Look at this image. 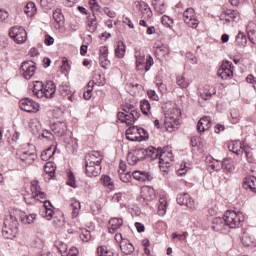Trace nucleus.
<instances>
[{"mask_svg": "<svg viewBox=\"0 0 256 256\" xmlns=\"http://www.w3.org/2000/svg\"><path fill=\"white\" fill-rule=\"evenodd\" d=\"M173 161V152L168 150V148H160L159 155V167L160 169H167L170 167L171 162Z\"/></svg>", "mask_w": 256, "mask_h": 256, "instance_id": "6", "label": "nucleus"}, {"mask_svg": "<svg viewBox=\"0 0 256 256\" xmlns=\"http://www.w3.org/2000/svg\"><path fill=\"white\" fill-rule=\"evenodd\" d=\"M182 19L184 23L192 29H197V27H199V20L197 19L193 8H187L182 14Z\"/></svg>", "mask_w": 256, "mask_h": 256, "instance_id": "5", "label": "nucleus"}, {"mask_svg": "<svg viewBox=\"0 0 256 256\" xmlns=\"http://www.w3.org/2000/svg\"><path fill=\"white\" fill-rule=\"evenodd\" d=\"M9 35L15 43L21 45L27 41V31L22 26H14L10 29Z\"/></svg>", "mask_w": 256, "mask_h": 256, "instance_id": "4", "label": "nucleus"}, {"mask_svg": "<svg viewBox=\"0 0 256 256\" xmlns=\"http://www.w3.org/2000/svg\"><path fill=\"white\" fill-rule=\"evenodd\" d=\"M7 19H9V12L0 9V23H7Z\"/></svg>", "mask_w": 256, "mask_h": 256, "instance_id": "63", "label": "nucleus"}, {"mask_svg": "<svg viewBox=\"0 0 256 256\" xmlns=\"http://www.w3.org/2000/svg\"><path fill=\"white\" fill-rule=\"evenodd\" d=\"M98 256H108L111 251L107 249V246H99L97 249Z\"/></svg>", "mask_w": 256, "mask_h": 256, "instance_id": "61", "label": "nucleus"}, {"mask_svg": "<svg viewBox=\"0 0 256 256\" xmlns=\"http://www.w3.org/2000/svg\"><path fill=\"white\" fill-rule=\"evenodd\" d=\"M109 55V48L107 46L100 47V57L101 59H105Z\"/></svg>", "mask_w": 256, "mask_h": 256, "instance_id": "64", "label": "nucleus"}, {"mask_svg": "<svg viewBox=\"0 0 256 256\" xmlns=\"http://www.w3.org/2000/svg\"><path fill=\"white\" fill-rule=\"evenodd\" d=\"M210 167L214 171H221L223 169V161L214 160L210 165Z\"/></svg>", "mask_w": 256, "mask_h": 256, "instance_id": "59", "label": "nucleus"}, {"mask_svg": "<svg viewBox=\"0 0 256 256\" xmlns=\"http://www.w3.org/2000/svg\"><path fill=\"white\" fill-rule=\"evenodd\" d=\"M37 71V66L33 61H25L21 64L20 73L24 79L29 80L35 75Z\"/></svg>", "mask_w": 256, "mask_h": 256, "instance_id": "7", "label": "nucleus"}, {"mask_svg": "<svg viewBox=\"0 0 256 256\" xmlns=\"http://www.w3.org/2000/svg\"><path fill=\"white\" fill-rule=\"evenodd\" d=\"M125 43L123 41H118L117 47L115 48V55L118 59H123L125 57Z\"/></svg>", "mask_w": 256, "mask_h": 256, "instance_id": "39", "label": "nucleus"}, {"mask_svg": "<svg viewBox=\"0 0 256 256\" xmlns=\"http://www.w3.org/2000/svg\"><path fill=\"white\" fill-rule=\"evenodd\" d=\"M167 214V199L160 198L158 201V215L160 217H165Z\"/></svg>", "mask_w": 256, "mask_h": 256, "instance_id": "34", "label": "nucleus"}, {"mask_svg": "<svg viewBox=\"0 0 256 256\" xmlns=\"http://www.w3.org/2000/svg\"><path fill=\"white\" fill-rule=\"evenodd\" d=\"M120 249L125 255H132L135 252V246L129 240H123L120 244Z\"/></svg>", "mask_w": 256, "mask_h": 256, "instance_id": "26", "label": "nucleus"}, {"mask_svg": "<svg viewBox=\"0 0 256 256\" xmlns=\"http://www.w3.org/2000/svg\"><path fill=\"white\" fill-rule=\"evenodd\" d=\"M29 128L32 131L33 135H37L41 131V123L37 120H32L29 122Z\"/></svg>", "mask_w": 256, "mask_h": 256, "instance_id": "46", "label": "nucleus"}, {"mask_svg": "<svg viewBox=\"0 0 256 256\" xmlns=\"http://www.w3.org/2000/svg\"><path fill=\"white\" fill-rule=\"evenodd\" d=\"M161 22L162 25H164V27H172L173 26V19H171V17L164 15L161 18Z\"/></svg>", "mask_w": 256, "mask_h": 256, "instance_id": "58", "label": "nucleus"}, {"mask_svg": "<svg viewBox=\"0 0 256 256\" xmlns=\"http://www.w3.org/2000/svg\"><path fill=\"white\" fill-rule=\"evenodd\" d=\"M30 189L32 192V196L30 199H32L35 195H37V193H39L41 191V186H39L38 181H32Z\"/></svg>", "mask_w": 256, "mask_h": 256, "instance_id": "54", "label": "nucleus"}, {"mask_svg": "<svg viewBox=\"0 0 256 256\" xmlns=\"http://www.w3.org/2000/svg\"><path fill=\"white\" fill-rule=\"evenodd\" d=\"M248 37L256 34V20L250 21L247 26Z\"/></svg>", "mask_w": 256, "mask_h": 256, "instance_id": "56", "label": "nucleus"}, {"mask_svg": "<svg viewBox=\"0 0 256 256\" xmlns=\"http://www.w3.org/2000/svg\"><path fill=\"white\" fill-rule=\"evenodd\" d=\"M103 183L106 187H108V189L113 190L114 189V185L113 182L111 181V177L109 176H104L103 177Z\"/></svg>", "mask_w": 256, "mask_h": 256, "instance_id": "62", "label": "nucleus"}, {"mask_svg": "<svg viewBox=\"0 0 256 256\" xmlns=\"http://www.w3.org/2000/svg\"><path fill=\"white\" fill-rule=\"evenodd\" d=\"M51 129L58 137H63L67 133V123L64 121H57L51 125Z\"/></svg>", "mask_w": 256, "mask_h": 256, "instance_id": "13", "label": "nucleus"}, {"mask_svg": "<svg viewBox=\"0 0 256 256\" xmlns=\"http://www.w3.org/2000/svg\"><path fill=\"white\" fill-rule=\"evenodd\" d=\"M140 197L145 201L146 203H149L150 201L155 200L157 195L155 194V189L146 186L141 189Z\"/></svg>", "mask_w": 256, "mask_h": 256, "instance_id": "12", "label": "nucleus"}, {"mask_svg": "<svg viewBox=\"0 0 256 256\" xmlns=\"http://www.w3.org/2000/svg\"><path fill=\"white\" fill-rule=\"evenodd\" d=\"M139 9L143 19H151L153 17V12L151 11V8H149V5H147V3H140Z\"/></svg>", "mask_w": 256, "mask_h": 256, "instance_id": "29", "label": "nucleus"}, {"mask_svg": "<svg viewBox=\"0 0 256 256\" xmlns=\"http://www.w3.org/2000/svg\"><path fill=\"white\" fill-rule=\"evenodd\" d=\"M19 157L24 163H26L27 165H31L35 161L37 154H35V151L24 150L19 152Z\"/></svg>", "mask_w": 256, "mask_h": 256, "instance_id": "17", "label": "nucleus"}, {"mask_svg": "<svg viewBox=\"0 0 256 256\" xmlns=\"http://www.w3.org/2000/svg\"><path fill=\"white\" fill-rule=\"evenodd\" d=\"M159 155H161V149H156L153 146L144 149V159L148 157L154 161V159H157V157L159 158Z\"/></svg>", "mask_w": 256, "mask_h": 256, "instance_id": "23", "label": "nucleus"}, {"mask_svg": "<svg viewBox=\"0 0 256 256\" xmlns=\"http://www.w3.org/2000/svg\"><path fill=\"white\" fill-rule=\"evenodd\" d=\"M176 83L181 89H187L189 87V80L184 78V76H177Z\"/></svg>", "mask_w": 256, "mask_h": 256, "instance_id": "49", "label": "nucleus"}, {"mask_svg": "<svg viewBox=\"0 0 256 256\" xmlns=\"http://www.w3.org/2000/svg\"><path fill=\"white\" fill-rule=\"evenodd\" d=\"M54 247H55V249H57V251L62 256L67 255V251H68L67 244H65V243H63L61 241H57V242H55Z\"/></svg>", "mask_w": 256, "mask_h": 256, "instance_id": "44", "label": "nucleus"}, {"mask_svg": "<svg viewBox=\"0 0 256 256\" xmlns=\"http://www.w3.org/2000/svg\"><path fill=\"white\" fill-rule=\"evenodd\" d=\"M80 239L84 243H88V241H91V232L87 229L82 230L80 234Z\"/></svg>", "mask_w": 256, "mask_h": 256, "instance_id": "55", "label": "nucleus"}, {"mask_svg": "<svg viewBox=\"0 0 256 256\" xmlns=\"http://www.w3.org/2000/svg\"><path fill=\"white\" fill-rule=\"evenodd\" d=\"M228 149L229 151H232V153H235V155H243L245 149H247V146L241 143V141L235 140L228 145Z\"/></svg>", "mask_w": 256, "mask_h": 256, "instance_id": "16", "label": "nucleus"}, {"mask_svg": "<svg viewBox=\"0 0 256 256\" xmlns=\"http://www.w3.org/2000/svg\"><path fill=\"white\" fill-rule=\"evenodd\" d=\"M85 163H90L93 165H101L103 161V154L100 151H92L85 156Z\"/></svg>", "mask_w": 256, "mask_h": 256, "instance_id": "11", "label": "nucleus"}, {"mask_svg": "<svg viewBox=\"0 0 256 256\" xmlns=\"http://www.w3.org/2000/svg\"><path fill=\"white\" fill-rule=\"evenodd\" d=\"M97 27V17L95 16V14L88 16L86 22L87 31H89V33H95V31H97Z\"/></svg>", "mask_w": 256, "mask_h": 256, "instance_id": "21", "label": "nucleus"}, {"mask_svg": "<svg viewBox=\"0 0 256 256\" xmlns=\"http://www.w3.org/2000/svg\"><path fill=\"white\" fill-rule=\"evenodd\" d=\"M140 108L143 115H151V103H149V100H142L140 102Z\"/></svg>", "mask_w": 256, "mask_h": 256, "instance_id": "42", "label": "nucleus"}, {"mask_svg": "<svg viewBox=\"0 0 256 256\" xmlns=\"http://www.w3.org/2000/svg\"><path fill=\"white\" fill-rule=\"evenodd\" d=\"M23 12L25 15H27V17H33V15L37 13V6L33 2H29L24 7Z\"/></svg>", "mask_w": 256, "mask_h": 256, "instance_id": "36", "label": "nucleus"}, {"mask_svg": "<svg viewBox=\"0 0 256 256\" xmlns=\"http://www.w3.org/2000/svg\"><path fill=\"white\" fill-rule=\"evenodd\" d=\"M143 159H145L144 148L133 149L128 152V155H127L128 165H137V163H139V161H143Z\"/></svg>", "mask_w": 256, "mask_h": 256, "instance_id": "8", "label": "nucleus"}, {"mask_svg": "<svg viewBox=\"0 0 256 256\" xmlns=\"http://www.w3.org/2000/svg\"><path fill=\"white\" fill-rule=\"evenodd\" d=\"M230 21L237 22L239 21V12L237 10H228L225 14V23Z\"/></svg>", "mask_w": 256, "mask_h": 256, "instance_id": "35", "label": "nucleus"}, {"mask_svg": "<svg viewBox=\"0 0 256 256\" xmlns=\"http://www.w3.org/2000/svg\"><path fill=\"white\" fill-rule=\"evenodd\" d=\"M176 201L178 205H184L185 207H191V196L187 193L178 194Z\"/></svg>", "mask_w": 256, "mask_h": 256, "instance_id": "28", "label": "nucleus"}, {"mask_svg": "<svg viewBox=\"0 0 256 256\" xmlns=\"http://www.w3.org/2000/svg\"><path fill=\"white\" fill-rule=\"evenodd\" d=\"M54 21H56V23H58V25H61V23H63V20L65 19L63 16V13H61V9L57 8L52 15Z\"/></svg>", "mask_w": 256, "mask_h": 256, "instance_id": "48", "label": "nucleus"}, {"mask_svg": "<svg viewBox=\"0 0 256 256\" xmlns=\"http://www.w3.org/2000/svg\"><path fill=\"white\" fill-rule=\"evenodd\" d=\"M218 77L221 79H229L233 77V64L229 61L224 62L217 72Z\"/></svg>", "mask_w": 256, "mask_h": 256, "instance_id": "10", "label": "nucleus"}, {"mask_svg": "<svg viewBox=\"0 0 256 256\" xmlns=\"http://www.w3.org/2000/svg\"><path fill=\"white\" fill-rule=\"evenodd\" d=\"M43 89H44L43 82H41V81H35L34 82L33 94L35 95V97H37L38 99H42Z\"/></svg>", "mask_w": 256, "mask_h": 256, "instance_id": "32", "label": "nucleus"}, {"mask_svg": "<svg viewBox=\"0 0 256 256\" xmlns=\"http://www.w3.org/2000/svg\"><path fill=\"white\" fill-rule=\"evenodd\" d=\"M135 57L137 71H150L151 67H153V64L155 63L151 56H147L145 59V53L143 52H137Z\"/></svg>", "mask_w": 256, "mask_h": 256, "instance_id": "3", "label": "nucleus"}, {"mask_svg": "<svg viewBox=\"0 0 256 256\" xmlns=\"http://www.w3.org/2000/svg\"><path fill=\"white\" fill-rule=\"evenodd\" d=\"M44 171L51 177H55V166H53V163L47 162L44 166Z\"/></svg>", "mask_w": 256, "mask_h": 256, "instance_id": "52", "label": "nucleus"}, {"mask_svg": "<svg viewBox=\"0 0 256 256\" xmlns=\"http://www.w3.org/2000/svg\"><path fill=\"white\" fill-rule=\"evenodd\" d=\"M230 115H231L232 123L234 124H236L241 119V115L238 109L231 110Z\"/></svg>", "mask_w": 256, "mask_h": 256, "instance_id": "57", "label": "nucleus"}, {"mask_svg": "<svg viewBox=\"0 0 256 256\" xmlns=\"http://www.w3.org/2000/svg\"><path fill=\"white\" fill-rule=\"evenodd\" d=\"M212 224V229L217 232L225 231L227 227L224 218H214Z\"/></svg>", "mask_w": 256, "mask_h": 256, "instance_id": "30", "label": "nucleus"}, {"mask_svg": "<svg viewBox=\"0 0 256 256\" xmlns=\"http://www.w3.org/2000/svg\"><path fill=\"white\" fill-rule=\"evenodd\" d=\"M89 5L93 15L95 13H101V6L97 3V0H89Z\"/></svg>", "mask_w": 256, "mask_h": 256, "instance_id": "50", "label": "nucleus"}, {"mask_svg": "<svg viewBox=\"0 0 256 256\" xmlns=\"http://www.w3.org/2000/svg\"><path fill=\"white\" fill-rule=\"evenodd\" d=\"M109 233H115L117 230L123 227V220L121 218H112L109 220Z\"/></svg>", "mask_w": 256, "mask_h": 256, "instance_id": "22", "label": "nucleus"}, {"mask_svg": "<svg viewBox=\"0 0 256 256\" xmlns=\"http://www.w3.org/2000/svg\"><path fill=\"white\" fill-rule=\"evenodd\" d=\"M20 219L24 225H31V224L35 223V221L37 219V214H30V215L23 214L20 217Z\"/></svg>", "mask_w": 256, "mask_h": 256, "instance_id": "40", "label": "nucleus"}, {"mask_svg": "<svg viewBox=\"0 0 256 256\" xmlns=\"http://www.w3.org/2000/svg\"><path fill=\"white\" fill-rule=\"evenodd\" d=\"M132 175L136 181H140L142 183H145V181H151L152 179L151 174L146 171H134Z\"/></svg>", "mask_w": 256, "mask_h": 256, "instance_id": "25", "label": "nucleus"}, {"mask_svg": "<svg viewBox=\"0 0 256 256\" xmlns=\"http://www.w3.org/2000/svg\"><path fill=\"white\" fill-rule=\"evenodd\" d=\"M120 179L123 183H130L132 179L131 173L120 172Z\"/></svg>", "mask_w": 256, "mask_h": 256, "instance_id": "60", "label": "nucleus"}, {"mask_svg": "<svg viewBox=\"0 0 256 256\" xmlns=\"http://www.w3.org/2000/svg\"><path fill=\"white\" fill-rule=\"evenodd\" d=\"M166 129H175L179 125V121L173 117H166L164 120Z\"/></svg>", "mask_w": 256, "mask_h": 256, "instance_id": "43", "label": "nucleus"}, {"mask_svg": "<svg viewBox=\"0 0 256 256\" xmlns=\"http://www.w3.org/2000/svg\"><path fill=\"white\" fill-rule=\"evenodd\" d=\"M149 139V133L145 129L138 126V141H147Z\"/></svg>", "mask_w": 256, "mask_h": 256, "instance_id": "53", "label": "nucleus"}, {"mask_svg": "<svg viewBox=\"0 0 256 256\" xmlns=\"http://www.w3.org/2000/svg\"><path fill=\"white\" fill-rule=\"evenodd\" d=\"M70 207L72 209V218L75 219L76 217H79V213L81 211V202H79L77 199H72Z\"/></svg>", "mask_w": 256, "mask_h": 256, "instance_id": "31", "label": "nucleus"}, {"mask_svg": "<svg viewBox=\"0 0 256 256\" xmlns=\"http://www.w3.org/2000/svg\"><path fill=\"white\" fill-rule=\"evenodd\" d=\"M17 233H19V221L17 217L10 215V217L4 221L2 235L6 239H13V237H16Z\"/></svg>", "mask_w": 256, "mask_h": 256, "instance_id": "2", "label": "nucleus"}, {"mask_svg": "<svg viewBox=\"0 0 256 256\" xmlns=\"http://www.w3.org/2000/svg\"><path fill=\"white\" fill-rule=\"evenodd\" d=\"M215 93H217V91L215 90V87L206 86V87H204L203 91L200 92V95H201L202 99H205L207 101V99H211V97H213V95H215Z\"/></svg>", "mask_w": 256, "mask_h": 256, "instance_id": "33", "label": "nucleus"}, {"mask_svg": "<svg viewBox=\"0 0 256 256\" xmlns=\"http://www.w3.org/2000/svg\"><path fill=\"white\" fill-rule=\"evenodd\" d=\"M223 217L225 226L229 227V229H239V227L243 226V221H245L243 213L233 210L226 211Z\"/></svg>", "mask_w": 256, "mask_h": 256, "instance_id": "1", "label": "nucleus"}, {"mask_svg": "<svg viewBox=\"0 0 256 256\" xmlns=\"http://www.w3.org/2000/svg\"><path fill=\"white\" fill-rule=\"evenodd\" d=\"M128 141H139L138 126H131L126 130Z\"/></svg>", "mask_w": 256, "mask_h": 256, "instance_id": "24", "label": "nucleus"}, {"mask_svg": "<svg viewBox=\"0 0 256 256\" xmlns=\"http://www.w3.org/2000/svg\"><path fill=\"white\" fill-rule=\"evenodd\" d=\"M59 91L61 93V95H63V97H71L72 95V91H71V87L69 85H67V83H62L59 86Z\"/></svg>", "mask_w": 256, "mask_h": 256, "instance_id": "45", "label": "nucleus"}, {"mask_svg": "<svg viewBox=\"0 0 256 256\" xmlns=\"http://www.w3.org/2000/svg\"><path fill=\"white\" fill-rule=\"evenodd\" d=\"M244 153L246 155V161L250 163V165H252L253 167V168H250V171H252V173H255L256 163H255V158L253 157V152L251 151V148L246 146V148H244Z\"/></svg>", "mask_w": 256, "mask_h": 256, "instance_id": "27", "label": "nucleus"}, {"mask_svg": "<svg viewBox=\"0 0 256 256\" xmlns=\"http://www.w3.org/2000/svg\"><path fill=\"white\" fill-rule=\"evenodd\" d=\"M208 129H211V117L204 116L198 121L197 131L203 133V131H207Z\"/></svg>", "mask_w": 256, "mask_h": 256, "instance_id": "18", "label": "nucleus"}, {"mask_svg": "<svg viewBox=\"0 0 256 256\" xmlns=\"http://www.w3.org/2000/svg\"><path fill=\"white\" fill-rule=\"evenodd\" d=\"M86 175L88 177H99L101 175V164H91L85 162Z\"/></svg>", "mask_w": 256, "mask_h": 256, "instance_id": "15", "label": "nucleus"}, {"mask_svg": "<svg viewBox=\"0 0 256 256\" xmlns=\"http://www.w3.org/2000/svg\"><path fill=\"white\" fill-rule=\"evenodd\" d=\"M235 43L237 47H246L247 45V35L244 32H239L236 36Z\"/></svg>", "mask_w": 256, "mask_h": 256, "instance_id": "37", "label": "nucleus"}, {"mask_svg": "<svg viewBox=\"0 0 256 256\" xmlns=\"http://www.w3.org/2000/svg\"><path fill=\"white\" fill-rule=\"evenodd\" d=\"M152 5L156 13H159L160 15H163V13L167 11V6L163 2H161V0L152 1Z\"/></svg>", "mask_w": 256, "mask_h": 256, "instance_id": "38", "label": "nucleus"}, {"mask_svg": "<svg viewBox=\"0 0 256 256\" xmlns=\"http://www.w3.org/2000/svg\"><path fill=\"white\" fill-rule=\"evenodd\" d=\"M154 54L156 55L157 59H165L167 55H169V48L165 45L158 46L157 44L154 45Z\"/></svg>", "mask_w": 256, "mask_h": 256, "instance_id": "19", "label": "nucleus"}, {"mask_svg": "<svg viewBox=\"0 0 256 256\" xmlns=\"http://www.w3.org/2000/svg\"><path fill=\"white\" fill-rule=\"evenodd\" d=\"M243 187L247 191L256 193V177L255 176L246 177L243 182Z\"/></svg>", "mask_w": 256, "mask_h": 256, "instance_id": "20", "label": "nucleus"}, {"mask_svg": "<svg viewBox=\"0 0 256 256\" xmlns=\"http://www.w3.org/2000/svg\"><path fill=\"white\" fill-rule=\"evenodd\" d=\"M222 167L227 169L228 171H233L235 169V165L233 164V159L226 158L222 161Z\"/></svg>", "mask_w": 256, "mask_h": 256, "instance_id": "51", "label": "nucleus"}, {"mask_svg": "<svg viewBox=\"0 0 256 256\" xmlns=\"http://www.w3.org/2000/svg\"><path fill=\"white\" fill-rule=\"evenodd\" d=\"M19 106L22 111L26 113H37L39 111V103L30 98H23L19 101Z\"/></svg>", "mask_w": 256, "mask_h": 256, "instance_id": "9", "label": "nucleus"}, {"mask_svg": "<svg viewBox=\"0 0 256 256\" xmlns=\"http://www.w3.org/2000/svg\"><path fill=\"white\" fill-rule=\"evenodd\" d=\"M24 200L28 205H31V203H33V201H40L41 203H43V201H45V192H41V190H40L37 193V195H35L33 198H31V200H29V198H27V197H25Z\"/></svg>", "mask_w": 256, "mask_h": 256, "instance_id": "41", "label": "nucleus"}, {"mask_svg": "<svg viewBox=\"0 0 256 256\" xmlns=\"http://www.w3.org/2000/svg\"><path fill=\"white\" fill-rule=\"evenodd\" d=\"M55 91H57V86L55 85L54 81H46V84L43 88V97H46V99H52L55 95Z\"/></svg>", "mask_w": 256, "mask_h": 256, "instance_id": "14", "label": "nucleus"}, {"mask_svg": "<svg viewBox=\"0 0 256 256\" xmlns=\"http://www.w3.org/2000/svg\"><path fill=\"white\" fill-rule=\"evenodd\" d=\"M53 155H55V150H53L52 148H47L41 153L40 157L42 161H49L53 157Z\"/></svg>", "mask_w": 256, "mask_h": 256, "instance_id": "47", "label": "nucleus"}]
</instances>
